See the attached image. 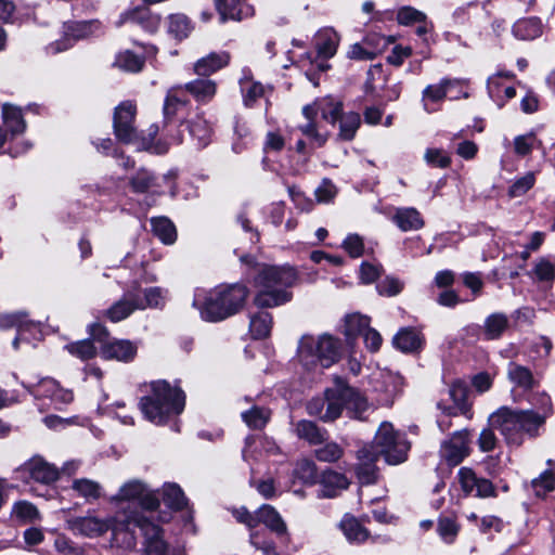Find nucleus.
Returning <instances> with one entry per match:
<instances>
[{"label": "nucleus", "mask_w": 555, "mask_h": 555, "mask_svg": "<svg viewBox=\"0 0 555 555\" xmlns=\"http://www.w3.org/2000/svg\"><path fill=\"white\" fill-rule=\"evenodd\" d=\"M370 327V319L359 313L349 314L345 319V335L354 337Z\"/></svg>", "instance_id": "obj_49"}, {"label": "nucleus", "mask_w": 555, "mask_h": 555, "mask_svg": "<svg viewBox=\"0 0 555 555\" xmlns=\"http://www.w3.org/2000/svg\"><path fill=\"white\" fill-rule=\"evenodd\" d=\"M340 343L331 335L324 334L318 338L305 335L299 340L297 357L302 366L308 370L330 367L340 358Z\"/></svg>", "instance_id": "obj_6"}, {"label": "nucleus", "mask_w": 555, "mask_h": 555, "mask_svg": "<svg viewBox=\"0 0 555 555\" xmlns=\"http://www.w3.org/2000/svg\"><path fill=\"white\" fill-rule=\"evenodd\" d=\"M158 15L153 14L147 8H137L124 12L116 22L117 26L129 24L131 27H140L144 31L153 34L159 27Z\"/></svg>", "instance_id": "obj_14"}, {"label": "nucleus", "mask_w": 555, "mask_h": 555, "mask_svg": "<svg viewBox=\"0 0 555 555\" xmlns=\"http://www.w3.org/2000/svg\"><path fill=\"white\" fill-rule=\"evenodd\" d=\"M449 395L454 402L455 409L462 414L469 412V403L467 402L468 388L463 380H455L451 384Z\"/></svg>", "instance_id": "obj_46"}, {"label": "nucleus", "mask_w": 555, "mask_h": 555, "mask_svg": "<svg viewBox=\"0 0 555 555\" xmlns=\"http://www.w3.org/2000/svg\"><path fill=\"white\" fill-rule=\"evenodd\" d=\"M502 77L507 79H512L514 75L511 72L498 73L488 79L487 88L489 96L499 105L502 106L504 104V100L502 96L503 86L501 82Z\"/></svg>", "instance_id": "obj_55"}, {"label": "nucleus", "mask_w": 555, "mask_h": 555, "mask_svg": "<svg viewBox=\"0 0 555 555\" xmlns=\"http://www.w3.org/2000/svg\"><path fill=\"white\" fill-rule=\"evenodd\" d=\"M185 396L166 380L152 383V395L140 401V408L144 416L157 425L164 424L170 415L180 414L184 409Z\"/></svg>", "instance_id": "obj_4"}, {"label": "nucleus", "mask_w": 555, "mask_h": 555, "mask_svg": "<svg viewBox=\"0 0 555 555\" xmlns=\"http://www.w3.org/2000/svg\"><path fill=\"white\" fill-rule=\"evenodd\" d=\"M360 124L361 118L358 113L349 112L343 114L339 119V137L346 141L352 140L358 128L360 127Z\"/></svg>", "instance_id": "obj_48"}, {"label": "nucleus", "mask_w": 555, "mask_h": 555, "mask_svg": "<svg viewBox=\"0 0 555 555\" xmlns=\"http://www.w3.org/2000/svg\"><path fill=\"white\" fill-rule=\"evenodd\" d=\"M328 396H327V388L324 390L323 397H317L312 398L307 403V412L311 416L319 417L324 423H331L335 420H326L324 418L328 411Z\"/></svg>", "instance_id": "obj_56"}, {"label": "nucleus", "mask_w": 555, "mask_h": 555, "mask_svg": "<svg viewBox=\"0 0 555 555\" xmlns=\"http://www.w3.org/2000/svg\"><path fill=\"white\" fill-rule=\"evenodd\" d=\"M314 454L321 462L334 463L343 457L344 449L337 442L332 441L315 449Z\"/></svg>", "instance_id": "obj_57"}, {"label": "nucleus", "mask_w": 555, "mask_h": 555, "mask_svg": "<svg viewBox=\"0 0 555 555\" xmlns=\"http://www.w3.org/2000/svg\"><path fill=\"white\" fill-rule=\"evenodd\" d=\"M302 114L307 119V122L299 126V130L302 132L304 135L308 137L309 139H312L318 146H322L326 142V137L321 134L317 130V126L314 122V118L318 114L317 104H310L306 105L302 108Z\"/></svg>", "instance_id": "obj_34"}, {"label": "nucleus", "mask_w": 555, "mask_h": 555, "mask_svg": "<svg viewBox=\"0 0 555 555\" xmlns=\"http://www.w3.org/2000/svg\"><path fill=\"white\" fill-rule=\"evenodd\" d=\"M531 487L537 496H545L555 489L554 473L551 469L544 470L538 478L531 481Z\"/></svg>", "instance_id": "obj_50"}, {"label": "nucleus", "mask_w": 555, "mask_h": 555, "mask_svg": "<svg viewBox=\"0 0 555 555\" xmlns=\"http://www.w3.org/2000/svg\"><path fill=\"white\" fill-rule=\"evenodd\" d=\"M318 112H321L322 118L331 124L339 121L343 116V104L340 102H334L327 100L317 106Z\"/></svg>", "instance_id": "obj_59"}, {"label": "nucleus", "mask_w": 555, "mask_h": 555, "mask_svg": "<svg viewBox=\"0 0 555 555\" xmlns=\"http://www.w3.org/2000/svg\"><path fill=\"white\" fill-rule=\"evenodd\" d=\"M379 456H384L388 464L396 465L406 460L410 444L403 434L396 431L392 424L383 422L371 444Z\"/></svg>", "instance_id": "obj_8"}, {"label": "nucleus", "mask_w": 555, "mask_h": 555, "mask_svg": "<svg viewBox=\"0 0 555 555\" xmlns=\"http://www.w3.org/2000/svg\"><path fill=\"white\" fill-rule=\"evenodd\" d=\"M296 281L297 274L292 267H262L254 280L255 305L259 308H273L288 302L292 299V293L287 289Z\"/></svg>", "instance_id": "obj_2"}, {"label": "nucleus", "mask_w": 555, "mask_h": 555, "mask_svg": "<svg viewBox=\"0 0 555 555\" xmlns=\"http://www.w3.org/2000/svg\"><path fill=\"white\" fill-rule=\"evenodd\" d=\"M13 327H15L18 333V336L13 339V347L17 349L20 337L23 335V333L36 327V324L28 319L26 313L18 312L2 315V328Z\"/></svg>", "instance_id": "obj_33"}, {"label": "nucleus", "mask_w": 555, "mask_h": 555, "mask_svg": "<svg viewBox=\"0 0 555 555\" xmlns=\"http://www.w3.org/2000/svg\"><path fill=\"white\" fill-rule=\"evenodd\" d=\"M11 516L23 524L35 522L41 519V514L36 505L25 500L14 503Z\"/></svg>", "instance_id": "obj_43"}, {"label": "nucleus", "mask_w": 555, "mask_h": 555, "mask_svg": "<svg viewBox=\"0 0 555 555\" xmlns=\"http://www.w3.org/2000/svg\"><path fill=\"white\" fill-rule=\"evenodd\" d=\"M256 527L259 524L266 525L271 531L275 532L279 535L285 534L287 531L286 524L282 519L281 515L278 511L268 504L262 505L256 512Z\"/></svg>", "instance_id": "obj_23"}, {"label": "nucleus", "mask_w": 555, "mask_h": 555, "mask_svg": "<svg viewBox=\"0 0 555 555\" xmlns=\"http://www.w3.org/2000/svg\"><path fill=\"white\" fill-rule=\"evenodd\" d=\"M114 500L118 501H138L142 508L154 511L159 506V500L156 493L150 490L145 483L140 480H130L120 489Z\"/></svg>", "instance_id": "obj_11"}, {"label": "nucleus", "mask_w": 555, "mask_h": 555, "mask_svg": "<svg viewBox=\"0 0 555 555\" xmlns=\"http://www.w3.org/2000/svg\"><path fill=\"white\" fill-rule=\"evenodd\" d=\"M404 287V283L396 276L387 275L376 284V291L380 296L393 297L399 295Z\"/></svg>", "instance_id": "obj_58"}, {"label": "nucleus", "mask_w": 555, "mask_h": 555, "mask_svg": "<svg viewBox=\"0 0 555 555\" xmlns=\"http://www.w3.org/2000/svg\"><path fill=\"white\" fill-rule=\"evenodd\" d=\"M509 320L502 312L491 313L485 319L482 333L487 340H495L502 337L508 328Z\"/></svg>", "instance_id": "obj_28"}, {"label": "nucleus", "mask_w": 555, "mask_h": 555, "mask_svg": "<svg viewBox=\"0 0 555 555\" xmlns=\"http://www.w3.org/2000/svg\"><path fill=\"white\" fill-rule=\"evenodd\" d=\"M26 128L22 109L11 104H2V147L5 142L14 140Z\"/></svg>", "instance_id": "obj_16"}, {"label": "nucleus", "mask_w": 555, "mask_h": 555, "mask_svg": "<svg viewBox=\"0 0 555 555\" xmlns=\"http://www.w3.org/2000/svg\"><path fill=\"white\" fill-rule=\"evenodd\" d=\"M272 315L267 311H258L250 315L249 331L255 339H262L270 335Z\"/></svg>", "instance_id": "obj_39"}, {"label": "nucleus", "mask_w": 555, "mask_h": 555, "mask_svg": "<svg viewBox=\"0 0 555 555\" xmlns=\"http://www.w3.org/2000/svg\"><path fill=\"white\" fill-rule=\"evenodd\" d=\"M101 357L106 360L131 361L135 353L137 347L129 340L114 339L101 346Z\"/></svg>", "instance_id": "obj_19"}, {"label": "nucleus", "mask_w": 555, "mask_h": 555, "mask_svg": "<svg viewBox=\"0 0 555 555\" xmlns=\"http://www.w3.org/2000/svg\"><path fill=\"white\" fill-rule=\"evenodd\" d=\"M134 310H139L135 307V296L132 291H129L106 311V315L112 322H119L128 318Z\"/></svg>", "instance_id": "obj_31"}, {"label": "nucleus", "mask_w": 555, "mask_h": 555, "mask_svg": "<svg viewBox=\"0 0 555 555\" xmlns=\"http://www.w3.org/2000/svg\"><path fill=\"white\" fill-rule=\"evenodd\" d=\"M339 42L337 33L331 28L321 30L315 39L319 55L325 59L334 56Z\"/></svg>", "instance_id": "obj_35"}, {"label": "nucleus", "mask_w": 555, "mask_h": 555, "mask_svg": "<svg viewBox=\"0 0 555 555\" xmlns=\"http://www.w3.org/2000/svg\"><path fill=\"white\" fill-rule=\"evenodd\" d=\"M539 141L533 132L517 135L514 139V152L517 156L525 157L529 155L533 149L539 147Z\"/></svg>", "instance_id": "obj_52"}, {"label": "nucleus", "mask_w": 555, "mask_h": 555, "mask_svg": "<svg viewBox=\"0 0 555 555\" xmlns=\"http://www.w3.org/2000/svg\"><path fill=\"white\" fill-rule=\"evenodd\" d=\"M425 20L426 15L412 7H402L397 13L398 23L405 26L423 23Z\"/></svg>", "instance_id": "obj_61"}, {"label": "nucleus", "mask_w": 555, "mask_h": 555, "mask_svg": "<svg viewBox=\"0 0 555 555\" xmlns=\"http://www.w3.org/2000/svg\"><path fill=\"white\" fill-rule=\"evenodd\" d=\"M295 431L300 439L307 440L310 444L322 443L327 438L325 429L320 428L315 423L308 420L299 421L296 424Z\"/></svg>", "instance_id": "obj_32"}, {"label": "nucleus", "mask_w": 555, "mask_h": 555, "mask_svg": "<svg viewBox=\"0 0 555 555\" xmlns=\"http://www.w3.org/2000/svg\"><path fill=\"white\" fill-rule=\"evenodd\" d=\"M424 158L428 165L437 168H447L451 164V158L441 149H427Z\"/></svg>", "instance_id": "obj_64"}, {"label": "nucleus", "mask_w": 555, "mask_h": 555, "mask_svg": "<svg viewBox=\"0 0 555 555\" xmlns=\"http://www.w3.org/2000/svg\"><path fill=\"white\" fill-rule=\"evenodd\" d=\"M464 80L461 79H443L438 85H429L423 91V102L426 111L427 101L439 102L448 96L453 89L457 90V94L451 96V99H457L460 96L467 98L468 94L463 91Z\"/></svg>", "instance_id": "obj_15"}, {"label": "nucleus", "mask_w": 555, "mask_h": 555, "mask_svg": "<svg viewBox=\"0 0 555 555\" xmlns=\"http://www.w3.org/2000/svg\"><path fill=\"white\" fill-rule=\"evenodd\" d=\"M229 63L230 54L228 52H211L196 61L194 64V72L201 77H208L228 66Z\"/></svg>", "instance_id": "obj_21"}, {"label": "nucleus", "mask_w": 555, "mask_h": 555, "mask_svg": "<svg viewBox=\"0 0 555 555\" xmlns=\"http://www.w3.org/2000/svg\"><path fill=\"white\" fill-rule=\"evenodd\" d=\"M240 87L244 105L247 107H253L258 99L266 95V87L255 81L249 72H244V76L240 79Z\"/></svg>", "instance_id": "obj_27"}, {"label": "nucleus", "mask_w": 555, "mask_h": 555, "mask_svg": "<svg viewBox=\"0 0 555 555\" xmlns=\"http://www.w3.org/2000/svg\"><path fill=\"white\" fill-rule=\"evenodd\" d=\"M378 459V453L367 444L358 450L356 473L361 485H372L377 481L378 472L376 462Z\"/></svg>", "instance_id": "obj_13"}, {"label": "nucleus", "mask_w": 555, "mask_h": 555, "mask_svg": "<svg viewBox=\"0 0 555 555\" xmlns=\"http://www.w3.org/2000/svg\"><path fill=\"white\" fill-rule=\"evenodd\" d=\"M339 527L350 543L360 544L369 539L367 529L353 516L345 515Z\"/></svg>", "instance_id": "obj_29"}, {"label": "nucleus", "mask_w": 555, "mask_h": 555, "mask_svg": "<svg viewBox=\"0 0 555 555\" xmlns=\"http://www.w3.org/2000/svg\"><path fill=\"white\" fill-rule=\"evenodd\" d=\"M362 42H364V46H366V48L374 52L375 56H378L388 48L391 41L389 38L380 34L372 33L366 35L362 39Z\"/></svg>", "instance_id": "obj_62"}, {"label": "nucleus", "mask_w": 555, "mask_h": 555, "mask_svg": "<svg viewBox=\"0 0 555 555\" xmlns=\"http://www.w3.org/2000/svg\"><path fill=\"white\" fill-rule=\"evenodd\" d=\"M186 93L201 104L211 102L217 94V82L209 78H197L183 85Z\"/></svg>", "instance_id": "obj_20"}, {"label": "nucleus", "mask_w": 555, "mask_h": 555, "mask_svg": "<svg viewBox=\"0 0 555 555\" xmlns=\"http://www.w3.org/2000/svg\"><path fill=\"white\" fill-rule=\"evenodd\" d=\"M513 34L521 40L535 39L542 34L541 21L537 17L519 20L513 26Z\"/></svg>", "instance_id": "obj_36"}, {"label": "nucleus", "mask_w": 555, "mask_h": 555, "mask_svg": "<svg viewBox=\"0 0 555 555\" xmlns=\"http://www.w3.org/2000/svg\"><path fill=\"white\" fill-rule=\"evenodd\" d=\"M243 422L250 429H262L271 418V410L264 406L253 405L241 414Z\"/></svg>", "instance_id": "obj_38"}, {"label": "nucleus", "mask_w": 555, "mask_h": 555, "mask_svg": "<svg viewBox=\"0 0 555 555\" xmlns=\"http://www.w3.org/2000/svg\"><path fill=\"white\" fill-rule=\"evenodd\" d=\"M383 271L382 264L363 261L360 266V280L363 284H372L377 281Z\"/></svg>", "instance_id": "obj_63"}, {"label": "nucleus", "mask_w": 555, "mask_h": 555, "mask_svg": "<svg viewBox=\"0 0 555 555\" xmlns=\"http://www.w3.org/2000/svg\"><path fill=\"white\" fill-rule=\"evenodd\" d=\"M114 64L122 70L137 73L142 69L144 60L130 51H125L116 56Z\"/></svg>", "instance_id": "obj_53"}, {"label": "nucleus", "mask_w": 555, "mask_h": 555, "mask_svg": "<svg viewBox=\"0 0 555 555\" xmlns=\"http://www.w3.org/2000/svg\"><path fill=\"white\" fill-rule=\"evenodd\" d=\"M221 22L242 21L254 15V8L246 0H215Z\"/></svg>", "instance_id": "obj_18"}, {"label": "nucleus", "mask_w": 555, "mask_h": 555, "mask_svg": "<svg viewBox=\"0 0 555 555\" xmlns=\"http://www.w3.org/2000/svg\"><path fill=\"white\" fill-rule=\"evenodd\" d=\"M535 183V176L533 172H527L525 176L515 180L508 189L509 197H520L525 195Z\"/></svg>", "instance_id": "obj_60"}, {"label": "nucleus", "mask_w": 555, "mask_h": 555, "mask_svg": "<svg viewBox=\"0 0 555 555\" xmlns=\"http://www.w3.org/2000/svg\"><path fill=\"white\" fill-rule=\"evenodd\" d=\"M129 184L135 193H146L152 191L156 183V177L151 171L141 168L130 179Z\"/></svg>", "instance_id": "obj_44"}, {"label": "nucleus", "mask_w": 555, "mask_h": 555, "mask_svg": "<svg viewBox=\"0 0 555 555\" xmlns=\"http://www.w3.org/2000/svg\"><path fill=\"white\" fill-rule=\"evenodd\" d=\"M551 414V406L544 408L542 412L502 406L491 414L489 422L493 429L501 433L508 444L518 447L524 443L526 437L530 439L539 437L540 430Z\"/></svg>", "instance_id": "obj_1"}, {"label": "nucleus", "mask_w": 555, "mask_h": 555, "mask_svg": "<svg viewBox=\"0 0 555 555\" xmlns=\"http://www.w3.org/2000/svg\"><path fill=\"white\" fill-rule=\"evenodd\" d=\"M457 479L466 495L489 498L495 494L492 482L489 479L478 477L475 472L468 467L460 468Z\"/></svg>", "instance_id": "obj_12"}, {"label": "nucleus", "mask_w": 555, "mask_h": 555, "mask_svg": "<svg viewBox=\"0 0 555 555\" xmlns=\"http://www.w3.org/2000/svg\"><path fill=\"white\" fill-rule=\"evenodd\" d=\"M293 477L304 483H313L317 479L315 465L310 460H300L296 463Z\"/></svg>", "instance_id": "obj_54"}, {"label": "nucleus", "mask_w": 555, "mask_h": 555, "mask_svg": "<svg viewBox=\"0 0 555 555\" xmlns=\"http://www.w3.org/2000/svg\"><path fill=\"white\" fill-rule=\"evenodd\" d=\"M135 296V307L139 310L146 308H159L164 305V292L159 287H149L143 291V295L139 292H133Z\"/></svg>", "instance_id": "obj_40"}, {"label": "nucleus", "mask_w": 555, "mask_h": 555, "mask_svg": "<svg viewBox=\"0 0 555 555\" xmlns=\"http://www.w3.org/2000/svg\"><path fill=\"white\" fill-rule=\"evenodd\" d=\"M248 289L243 284L222 285L210 291L202 301L196 294L193 305L201 311L204 320L217 322L237 313L245 304Z\"/></svg>", "instance_id": "obj_3"}, {"label": "nucleus", "mask_w": 555, "mask_h": 555, "mask_svg": "<svg viewBox=\"0 0 555 555\" xmlns=\"http://www.w3.org/2000/svg\"><path fill=\"white\" fill-rule=\"evenodd\" d=\"M188 128L191 137L197 141V145L199 147H205L209 144L212 135V129L203 116L198 115L194 119L190 120Z\"/></svg>", "instance_id": "obj_37"}, {"label": "nucleus", "mask_w": 555, "mask_h": 555, "mask_svg": "<svg viewBox=\"0 0 555 555\" xmlns=\"http://www.w3.org/2000/svg\"><path fill=\"white\" fill-rule=\"evenodd\" d=\"M67 528L76 534L93 538L112 530V541L126 548L135 546V537L132 532H126L127 517L124 520L115 518L102 519L87 515L70 518L66 521Z\"/></svg>", "instance_id": "obj_5"}, {"label": "nucleus", "mask_w": 555, "mask_h": 555, "mask_svg": "<svg viewBox=\"0 0 555 555\" xmlns=\"http://www.w3.org/2000/svg\"><path fill=\"white\" fill-rule=\"evenodd\" d=\"M152 231L164 244L170 245L177 238L175 224L166 217L152 218Z\"/></svg>", "instance_id": "obj_42"}, {"label": "nucleus", "mask_w": 555, "mask_h": 555, "mask_svg": "<svg viewBox=\"0 0 555 555\" xmlns=\"http://www.w3.org/2000/svg\"><path fill=\"white\" fill-rule=\"evenodd\" d=\"M65 349L74 357L86 361L92 359L96 354V349L91 339H82L70 343L65 346Z\"/></svg>", "instance_id": "obj_51"}, {"label": "nucleus", "mask_w": 555, "mask_h": 555, "mask_svg": "<svg viewBox=\"0 0 555 555\" xmlns=\"http://www.w3.org/2000/svg\"><path fill=\"white\" fill-rule=\"evenodd\" d=\"M72 489L81 498L87 501L96 500L101 496V486L99 482L88 479L80 478L75 479L72 485Z\"/></svg>", "instance_id": "obj_45"}, {"label": "nucleus", "mask_w": 555, "mask_h": 555, "mask_svg": "<svg viewBox=\"0 0 555 555\" xmlns=\"http://www.w3.org/2000/svg\"><path fill=\"white\" fill-rule=\"evenodd\" d=\"M20 478L25 481H35L42 485H51L60 477V470L42 456L35 455L16 469Z\"/></svg>", "instance_id": "obj_9"}, {"label": "nucleus", "mask_w": 555, "mask_h": 555, "mask_svg": "<svg viewBox=\"0 0 555 555\" xmlns=\"http://www.w3.org/2000/svg\"><path fill=\"white\" fill-rule=\"evenodd\" d=\"M392 343L402 352H414L422 348L424 337L416 328L403 327L395 335Z\"/></svg>", "instance_id": "obj_22"}, {"label": "nucleus", "mask_w": 555, "mask_h": 555, "mask_svg": "<svg viewBox=\"0 0 555 555\" xmlns=\"http://www.w3.org/2000/svg\"><path fill=\"white\" fill-rule=\"evenodd\" d=\"M392 220L403 232L416 231L424 225V220L421 214L412 207L398 208Z\"/></svg>", "instance_id": "obj_26"}, {"label": "nucleus", "mask_w": 555, "mask_h": 555, "mask_svg": "<svg viewBox=\"0 0 555 555\" xmlns=\"http://www.w3.org/2000/svg\"><path fill=\"white\" fill-rule=\"evenodd\" d=\"M468 431H456L449 441L441 447V454L450 465L460 464L469 453Z\"/></svg>", "instance_id": "obj_17"}, {"label": "nucleus", "mask_w": 555, "mask_h": 555, "mask_svg": "<svg viewBox=\"0 0 555 555\" xmlns=\"http://www.w3.org/2000/svg\"><path fill=\"white\" fill-rule=\"evenodd\" d=\"M321 486L320 496L334 498L339 491L348 488L349 481L345 475L327 469L322 475Z\"/></svg>", "instance_id": "obj_25"}, {"label": "nucleus", "mask_w": 555, "mask_h": 555, "mask_svg": "<svg viewBox=\"0 0 555 555\" xmlns=\"http://www.w3.org/2000/svg\"><path fill=\"white\" fill-rule=\"evenodd\" d=\"M328 411L324 418L337 420L346 408L348 414L358 420L364 418L369 410L367 400L343 378L335 377L333 386L327 388Z\"/></svg>", "instance_id": "obj_7"}, {"label": "nucleus", "mask_w": 555, "mask_h": 555, "mask_svg": "<svg viewBox=\"0 0 555 555\" xmlns=\"http://www.w3.org/2000/svg\"><path fill=\"white\" fill-rule=\"evenodd\" d=\"M185 93L183 86H176L168 90L164 103V114L167 118L175 116L180 107L189 103Z\"/></svg>", "instance_id": "obj_41"}, {"label": "nucleus", "mask_w": 555, "mask_h": 555, "mask_svg": "<svg viewBox=\"0 0 555 555\" xmlns=\"http://www.w3.org/2000/svg\"><path fill=\"white\" fill-rule=\"evenodd\" d=\"M162 496L165 505L173 512L182 511L189 505L183 490L177 483H165L162 488Z\"/></svg>", "instance_id": "obj_30"}, {"label": "nucleus", "mask_w": 555, "mask_h": 555, "mask_svg": "<svg viewBox=\"0 0 555 555\" xmlns=\"http://www.w3.org/2000/svg\"><path fill=\"white\" fill-rule=\"evenodd\" d=\"M168 33L178 40L186 38L191 30L192 24L183 14H172L168 17Z\"/></svg>", "instance_id": "obj_47"}, {"label": "nucleus", "mask_w": 555, "mask_h": 555, "mask_svg": "<svg viewBox=\"0 0 555 555\" xmlns=\"http://www.w3.org/2000/svg\"><path fill=\"white\" fill-rule=\"evenodd\" d=\"M135 105L130 101L120 103L114 113L115 134L124 143H134L138 140V132L133 126Z\"/></svg>", "instance_id": "obj_10"}, {"label": "nucleus", "mask_w": 555, "mask_h": 555, "mask_svg": "<svg viewBox=\"0 0 555 555\" xmlns=\"http://www.w3.org/2000/svg\"><path fill=\"white\" fill-rule=\"evenodd\" d=\"M506 374L508 380L515 387L520 388L525 391L531 390L537 384L530 369L513 361L508 363Z\"/></svg>", "instance_id": "obj_24"}]
</instances>
